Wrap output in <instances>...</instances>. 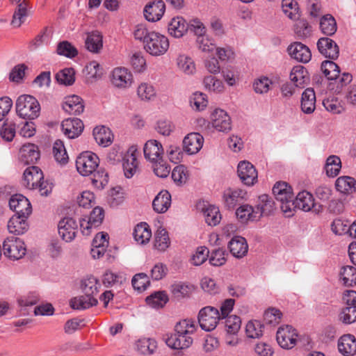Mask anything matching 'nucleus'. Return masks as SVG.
<instances>
[{
  "mask_svg": "<svg viewBox=\"0 0 356 356\" xmlns=\"http://www.w3.org/2000/svg\"><path fill=\"white\" fill-rule=\"evenodd\" d=\"M231 254L236 258H243L248 253V245L245 238L236 236L228 243Z\"/></svg>",
  "mask_w": 356,
  "mask_h": 356,
  "instance_id": "5701e85b",
  "label": "nucleus"
},
{
  "mask_svg": "<svg viewBox=\"0 0 356 356\" xmlns=\"http://www.w3.org/2000/svg\"><path fill=\"white\" fill-rule=\"evenodd\" d=\"M99 157L91 152L81 153L76 160L77 171L83 176L92 174L99 165Z\"/></svg>",
  "mask_w": 356,
  "mask_h": 356,
  "instance_id": "7ed1b4c3",
  "label": "nucleus"
},
{
  "mask_svg": "<svg viewBox=\"0 0 356 356\" xmlns=\"http://www.w3.org/2000/svg\"><path fill=\"white\" fill-rule=\"evenodd\" d=\"M331 81H333V82L330 83V89L339 93L344 86L351 82L352 75L349 73H343L340 75L339 73L335 79H332Z\"/></svg>",
  "mask_w": 356,
  "mask_h": 356,
  "instance_id": "09e8293b",
  "label": "nucleus"
},
{
  "mask_svg": "<svg viewBox=\"0 0 356 356\" xmlns=\"http://www.w3.org/2000/svg\"><path fill=\"white\" fill-rule=\"evenodd\" d=\"M196 331L193 321L184 319L175 325V332L167 334L165 339L168 347L175 350H184L189 348L193 341L191 334Z\"/></svg>",
  "mask_w": 356,
  "mask_h": 356,
  "instance_id": "f257e3e1",
  "label": "nucleus"
},
{
  "mask_svg": "<svg viewBox=\"0 0 356 356\" xmlns=\"http://www.w3.org/2000/svg\"><path fill=\"white\" fill-rule=\"evenodd\" d=\"M22 248V240L20 237H8L3 243V249L5 256L13 260H18L22 257L21 250Z\"/></svg>",
  "mask_w": 356,
  "mask_h": 356,
  "instance_id": "9d476101",
  "label": "nucleus"
},
{
  "mask_svg": "<svg viewBox=\"0 0 356 356\" xmlns=\"http://www.w3.org/2000/svg\"><path fill=\"white\" fill-rule=\"evenodd\" d=\"M188 30L193 32L197 36V42H204V37L206 33V28L204 24L198 19H193L189 24Z\"/></svg>",
  "mask_w": 356,
  "mask_h": 356,
  "instance_id": "052dcab7",
  "label": "nucleus"
},
{
  "mask_svg": "<svg viewBox=\"0 0 356 356\" xmlns=\"http://www.w3.org/2000/svg\"><path fill=\"white\" fill-rule=\"evenodd\" d=\"M282 7L285 15L293 20H297L300 17L299 8L295 0H282Z\"/></svg>",
  "mask_w": 356,
  "mask_h": 356,
  "instance_id": "c03bdc74",
  "label": "nucleus"
},
{
  "mask_svg": "<svg viewBox=\"0 0 356 356\" xmlns=\"http://www.w3.org/2000/svg\"><path fill=\"white\" fill-rule=\"evenodd\" d=\"M100 284L94 276H88L81 281V289L84 294L95 297L99 293Z\"/></svg>",
  "mask_w": 356,
  "mask_h": 356,
  "instance_id": "c9c22d12",
  "label": "nucleus"
},
{
  "mask_svg": "<svg viewBox=\"0 0 356 356\" xmlns=\"http://www.w3.org/2000/svg\"><path fill=\"white\" fill-rule=\"evenodd\" d=\"M225 318V327L227 333L230 335L236 334L241 327V318L236 315L229 316Z\"/></svg>",
  "mask_w": 356,
  "mask_h": 356,
  "instance_id": "13d9d810",
  "label": "nucleus"
},
{
  "mask_svg": "<svg viewBox=\"0 0 356 356\" xmlns=\"http://www.w3.org/2000/svg\"><path fill=\"white\" fill-rule=\"evenodd\" d=\"M290 79L296 87L303 88L309 81L308 72L302 65H297L293 67Z\"/></svg>",
  "mask_w": 356,
  "mask_h": 356,
  "instance_id": "473e14b6",
  "label": "nucleus"
},
{
  "mask_svg": "<svg viewBox=\"0 0 356 356\" xmlns=\"http://www.w3.org/2000/svg\"><path fill=\"white\" fill-rule=\"evenodd\" d=\"M75 72L73 68H65L56 75L57 81L65 86L72 85L75 81Z\"/></svg>",
  "mask_w": 356,
  "mask_h": 356,
  "instance_id": "603ef678",
  "label": "nucleus"
},
{
  "mask_svg": "<svg viewBox=\"0 0 356 356\" xmlns=\"http://www.w3.org/2000/svg\"><path fill=\"white\" fill-rule=\"evenodd\" d=\"M237 172L240 179L245 185L252 186L257 181V171L249 161H243L239 162Z\"/></svg>",
  "mask_w": 356,
  "mask_h": 356,
  "instance_id": "0eeeda50",
  "label": "nucleus"
},
{
  "mask_svg": "<svg viewBox=\"0 0 356 356\" xmlns=\"http://www.w3.org/2000/svg\"><path fill=\"white\" fill-rule=\"evenodd\" d=\"M133 287L139 291H145L149 284L148 277L145 273H141L134 276L131 280Z\"/></svg>",
  "mask_w": 356,
  "mask_h": 356,
  "instance_id": "69168bd1",
  "label": "nucleus"
},
{
  "mask_svg": "<svg viewBox=\"0 0 356 356\" xmlns=\"http://www.w3.org/2000/svg\"><path fill=\"white\" fill-rule=\"evenodd\" d=\"M40 111L38 101L33 96L24 95V119H35L39 116Z\"/></svg>",
  "mask_w": 356,
  "mask_h": 356,
  "instance_id": "4be33fe9",
  "label": "nucleus"
},
{
  "mask_svg": "<svg viewBox=\"0 0 356 356\" xmlns=\"http://www.w3.org/2000/svg\"><path fill=\"white\" fill-rule=\"evenodd\" d=\"M137 148L136 146L130 147L123 156L122 167L127 178L132 177L138 169L137 160Z\"/></svg>",
  "mask_w": 356,
  "mask_h": 356,
  "instance_id": "1a4fd4ad",
  "label": "nucleus"
},
{
  "mask_svg": "<svg viewBox=\"0 0 356 356\" xmlns=\"http://www.w3.org/2000/svg\"><path fill=\"white\" fill-rule=\"evenodd\" d=\"M341 168V162L338 156L331 155L327 159L325 170L328 177H334L337 176Z\"/></svg>",
  "mask_w": 356,
  "mask_h": 356,
  "instance_id": "a19ab883",
  "label": "nucleus"
},
{
  "mask_svg": "<svg viewBox=\"0 0 356 356\" xmlns=\"http://www.w3.org/2000/svg\"><path fill=\"white\" fill-rule=\"evenodd\" d=\"M189 24L182 17H173L168 25L169 33L175 38L182 37L188 30Z\"/></svg>",
  "mask_w": 356,
  "mask_h": 356,
  "instance_id": "393cba45",
  "label": "nucleus"
},
{
  "mask_svg": "<svg viewBox=\"0 0 356 356\" xmlns=\"http://www.w3.org/2000/svg\"><path fill=\"white\" fill-rule=\"evenodd\" d=\"M43 179L42 171L38 166H29L24 171V186L27 188L36 189Z\"/></svg>",
  "mask_w": 356,
  "mask_h": 356,
  "instance_id": "f3484780",
  "label": "nucleus"
},
{
  "mask_svg": "<svg viewBox=\"0 0 356 356\" xmlns=\"http://www.w3.org/2000/svg\"><path fill=\"white\" fill-rule=\"evenodd\" d=\"M204 138L198 133L188 134L183 140V149L188 154L197 153L202 147Z\"/></svg>",
  "mask_w": 356,
  "mask_h": 356,
  "instance_id": "6ab92c4d",
  "label": "nucleus"
},
{
  "mask_svg": "<svg viewBox=\"0 0 356 356\" xmlns=\"http://www.w3.org/2000/svg\"><path fill=\"white\" fill-rule=\"evenodd\" d=\"M39 159L38 147L33 143H24V164L35 163Z\"/></svg>",
  "mask_w": 356,
  "mask_h": 356,
  "instance_id": "58836bf2",
  "label": "nucleus"
},
{
  "mask_svg": "<svg viewBox=\"0 0 356 356\" xmlns=\"http://www.w3.org/2000/svg\"><path fill=\"white\" fill-rule=\"evenodd\" d=\"M171 204V195L166 190L161 191L154 199L152 207L159 213H165Z\"/></svg>",
  "mask_w": 356,
  "mask_h": 356,
  "instance_id": "a878e982",
  "label": "nucleus"
},
{
  "mask_svg": "<svg viewBox=\"0 0 356 356\" xmlns=\"http://www.w3.org/2000/svg\"><path fill=\"white\" fill-rule=\"evenodd\" d=\"M287 51L298 62L306 63L312 58V53L308 46H289Z\"/></svg>",
  "mask_w": 356,
  "mask_h": 356,
  "instance_id": "c756f323",
  "label": "nucleus"
},
{
  "mask_svg": "<svg viewBox=\"0 0 356 356\" xmlns=\"http://www.w3.org/2000/svg\"><path fill=\"white\" fill-rule=\"evenodd\" d=\"M339 351L344 356H353L356 354V339L350 334H344L338 341Z\"/></svg>",
  "mask_w": 356,
  "mask_h": 356,
  "instance_id": "b1692460",
  "label": "nucleus"
},
{
  "mask_svg": "<svg viewBox=\"0 0 356 356\" xmlns=\"http://www.w3.org/2000/svg\"><path fill=\"white\" fill-rule=\"evenodd\" d=\"M297 333L291 325L280 327L276 334L279 345L283 348H291L296 343Z\"/></svg>",
  "mask_w": 356,
  "mask_h": 356,
  "instance_id": "9b49d317",
  "label": "nucleus"
},
{
  "mask_svg": "<svg viewBox=\"0 0 356 356\" xmlns=\"http://www.w3.org/2000/svg\"><path fill=\"white\" fill-rule=\"evenodd\" d=\"M156 348V341L151 339H140L136 342L137 350L143 355L152 354Z\"/></svg>",
  "mask_w": 356,
  "mask_h": 356,
  "instance_id": "5fc2aeb1",
  "label": "nucleus"
},
{
  "mask_svg": "<svg viewBox=\"0 0 356 356\" xmlns=\"http://www.w3.org/2000/svg\"><path fill=\"white\" fill-rule=\"evenodd\" d=\"M341 321L346 324H350L356 321V306L346 307L340 314Z\"/></svg>",
  "mask_w": 356,
  "mask_h": 356,
  "instance_id": "774afa93",
  "label": "nucleus"
},
{
  "mask_svg": "<svg viewBox=\"0 0 356 356\" xmlns=\"http://www.w3.org/2000/svg\"><path fill=\"white\" fill-rule=\"evenodd\" d=\"M206 222L210 226H216L220 223L221 214L219 208L214 205H209L203 210Z\"/></svg>",
  "mask_w": 356,
  "mask_h": 356,
  "instance_id": "ea45409f",
  "label": "nucleus"
},
{
  "mask_svg": "<svg viewBox=\"0 0 356 356\" xmlns=\"http://www.w3.org/2000/svg\"><path fill=\"white\" fill-rule=\"evenodd\" d=\"M152 164L153 171L157 177L165 178L169 175L171 170L170 166L163 158L152 162Z\"/></svg>",
  "mask_w": 356,
  "mask_h": 356,
  "instance_id": "864d4df0",
  "label": "nucleus"
},
{
  "mask_svg": "<svg viewBox=\"0 0 356 356\" xmlns=\"http://www.w3.org/2000/svg\"><path fill=\"white\" fill-rule=\"evenodd\" d=\"M295 208L304 211H309L314 209V211L316 213L322 209L321 205L318 208L316 207L313 195L306 191L299 192L295 199L293 198L292 201L288 202L286 204L281 207L282 211L288 216L292 215V211Z\"/></svg>",
  "mask_w": 356,
  "mask_h": 356,
  "instance_id": "f03ea898",
  "label": "nucleus"
},
{
  "mask_svg": "<svg viewBox=\"0 0 356 356\" xmlns=\"http://www.w3.org/2000/svg\"><path fill=\"white\" fill-rule=\"evenodd\" d=\"M111 81L115 87L126 88L131 85L133 76L131 72L125 67H115L112 71Z\"/></svg>",
  "mask_w": 356,
  "mask_h": 356,
  "instance_id": "f8f14e48",
  "label": "nucleus"
},
{
  "mask_svg": "<svg viewBox=\"0 0 356 356\" xmlns=\"http://www.w3.org/2000/svg\"><path fill=\"white\" fill-rule=\"evenodd\" d=\"M190 105L193 110L203 111L207 106V95L200 92H194L189 99Z\"/></svg>",
  "mask_w": 356,
  "mask_h": 356,
  "instance_id": "de8ad7c7",
  "label": "nucleus"
},
{
  "mask_svg": "<svg viewBox=\"0 0 356 356\" xmlns=\"http://www.w3.org/2000/svg\"><path fill=\"white\" fill-rule=\"evenodd\" d=\"M263 325L258 321H249L245 327L247 337L252 339H257L263 334Z\"/></svg>",
  "mask_w": 356,
  "mask_h": 356,
  "instance_id": "6e6d98bb",
  "label": "nucleus"
},
{
  "mask_svg": "<svg viewBox=\"0 0 356 356\" xmlns=\"http://www.w3.org/2000/svg\"><path fill=\"white\" fill-rule=\"evenodd\" d=\"M108 182V174L104 169H99L93 172L92 184L97 188H103Z\"/></svg>",
  "mask_w": 356,
  "mask_h": 356,
  "instance_id": "e2e57ef3",
  "label": "nucleus"
},
{
  "mask_svg": "<svg viewBox=\"0 0 356 356\" xmlns=\"http://www.w3.org/2000/svg\"><path fill=\"white\" fill-rule=\"evenodd\" d=\"M316 108V95L313 88H307L302 94L301 109L307 114L312 113Z\"/></svg>",
  "mask_w": 356,
  "mask_h": 356,
  "instance_id": "cd10ccee",
  "label": "nucleus"
},
{
  "mask_svg": "<svg viewBox=\"0 0 356 356\" xmlns=\"http://www.w3.org/2000/svg\"><path fill=\"white\" fill-rule=\"evenodd\" d=\"M53 154L58 163L61 164L67 163L68 156L62 140H56L54 142L53 145Z\"/></svg>",
  "mask_w": 356,
  "mask_h": 356,
  "instance_id": "8fccbe9b",
  "label": "nucleus"
},
{
  "mask_svg": "<svg viewBox=\"0 0 356 356\" xmlns=\"http://www.w3.org/2000/svg\"><path fill=\"white\" fill-rule=\"evenodd\" d=\"M247 193L240 188H229L223 192L225 207L229 209H234L237 204H240L246 198Z\"/></svg>",
  "mask_w": 356,
  "mask_h": 356,
  "instance_id": "4468645a",
  "label": "nucleus"
},
{
  "mask_svg": "<svg viewBox=\"0 0 356 356\" xmlns=\"http://www.w3.org/2000/svg\"><path fill=\"white\" fill-rule=\"evenodd\" d=\"M133 235L138 243L145 244L149 242L152 236V232L146 222H141L135 227Z\"/></svg>",
  "mask_w": 356,
  "mask_h": 356,
  "instance_id": "f704fd0d",
  "label": "nucleus"
},
{
  "mask_svg": "<svg viewBox=\"0 0 356 356\" xmlns=\"http://www.w3.org/2000/svg\"><path fill=\"white\" fill-rule=\"evenodd\" d=\"M172 178L179 185L186 183L188 179L186 168L183 165L176 166L172 172Z\"/></svg>",
  "mask_w": 356,
  "mask_h": 356,
  "instance_id": "680f3d73",
  "label": "nucleus"
},
{
  "mask_svg": "<svg viewBox=\"0 0 356 356\" xmlns=\"http://www.w3.org/2000/svg\"><path fill=\"white\" fill-rule=\"evenodd\" d=\"M103 209L97 207L93 209L88 219H82L80 220V227L81 232L85 236H88L91 233L92 228L99 227L104 219Z\"/></svg>",
  "mask_w": 356,
  "mask_h": 356,
  "instance_id": "423d86ee",
  "label": "nucleus"
},
{
  "mask_svg": "<svg viewBox=\"0 0 356 356\" xmlns=\"http://www.w3.org/2000/svg\"><path fill=\"white\" fill-rule=\"evenodd\" d=\"M211 120L212 127L218 131L227 132L231 129V118L222 109H215L211 114Z\"/></svg>",
  "mask_w": 356,
  "mask_h": 356,
  "instance_id": "ddd939ff",
  "label": "nucleus"
},
{
  "mask_svg": "<svg viewBox=\"0 0 356 356\" xmlns=\"http://www.w3.org/2000/svg\"><path fill=\"white\" fill-rule=\"evenodd\" d=\"M168 296L165 291H156L146 298L147 304L152 308L159 309L168 302Z\"/></svg>",
  "mask_w": 356,
  "mask_h": 356,
  "instance_id": "4c0bfd02",
  "label": "nucleus"
},
{
  "mask_svg": "<svg viewBox=\"0 0 356 356\" xmlns=\"http://www.w3.org/2000/svg\"><path fill=\"white\" fill-rule=\"evenodd\" d=\"M135 39L140 42L147 44H168V39L163 35L156 32H149L148 30L142 26H137L134 31Z\"/></svg>",
  "mask_w": 356,
  "mask_h": 356,
  "instance_id": "39448f33",
  "label": "nucleus"
},
{
  "mask_svg": "<svg viewBox=\"0 0 356 356\" xmlns=\"http://www.w3.org/2000/svg\"><path fill=\"white\" fill-rule=\"evenodd\" d=\"M16 134V125L13 122H5L0 130V135L6 141H12Z\"/></svg>",
  "mask_w": 356,
  "mask_h": 356,
  "instance_id": "0e129e2a",
  "label": "nucleus"
},
{
  "mask_svg": "<svg viewBox=\"0 0 356 356\" xmlns=\"http://www.w3.org/2000/svg\"><path fill=\"white\" fill-rule=\"evenodd\" d=\"M170 244V241L166 229H159L155 234L154 247L159 251H165Z\"/></svg>",
  "mask_w": 356,
  "mask_h": 356,
  "instance_id": "37998d69",
  "label": "nucleus"
},
{
  "mask_svg": "<svg viewBox=\"0 0 356 356\" xmlns=\"http://www.w3.org/2000/svg\"><path fill=\"white\" fill-rule=\"evenodd\" d=\"M145 158L151 163L163 158L162 145L156 140H147L143 147Z\"/></svg>",
  "mask_w": 356,
  "mask_h": 356,
  "instance_id": "412c9836",
  "label": "nucleus"
},
{
  "mask_svg": "<svg viewBox=\"0 0 356 356\" xmlns=\"http://www.w3.org/2000/svg\"><path fill=\"white\" fill-rule=\"evenodd\" d=\"M321 69L325 76L329 80L335 79L340 73L339 67L332 60L322 62Z\"/></svg>",
  "mask_w": 356,
  "mask_h": 356,
  "instance_id": "3c124183",
  "label": "nucleus"
},
{
  "mask_svg": "<svg viewBox=\"0 0 356 356\" xmlns=\"http://www.w3.org/2000/svg\"><path fill=\"white\" fill-rule=\"evenodd\" d=\"M221 318L218 309L213 307L207 306L200 309L198 314V322L200 327L210 332L214 330L219 320Z\"/></svg>",
  "mask_w": 356,
  "mask_h": 356,
  "instance_id": "20e7f679",
  "label": "nucleus"
},
{
  "mask_svg": "<svg viewBox=\"0 0 356 356\" xmlns=\"http://www.w3.org/2000/svg\"><path fill=\"white\" fill-rule=\"evenodd\" d=\"M8 229L15 236L22 234V213L19 211L13 215L8 222Z\"/></svg>",
  "mask_w": 356,
  "mask_h": 356,
  "instance_id": "a18cd8bd",
  "label": "nucleus"
},
{
  "mask_svg": "<svg viewBox=\"0 0 356 356\" xmlns=\"http://www.w3.org/2000/svg\"><path fill=\"white\" fill-rule=\"evenodd\" d=\"M165 10V3L162 0H155L145 6L144 16L149 22H157L161 19Z\"/></svg>",
  "mask_w": 356,
  "mask_h": 356,
  "instance_id": "dca6fc26",
  "label": "nucleus"
},
{
  "mask_svg": "<svg viewBox=\"0 0 356 356\" xmlns=\"http://www.w3.org/2000/svg\"><path fill=\"white\" fill-rule=\"evenodd\" d=\"M340 277L345 286H353L356 285V268L352 266H346L341 268Z\"/></svg>",
  "mask_w": 356,
  "mask_h": 356,
  "instance_id": "79ce46f5",
  "label": "nucleus"
},
{
  "mask_svg": "<svg viewBox=\"0 0 356 356\" xmlns=\"http://www.w3.org/2000/svg\"><path fill=\"white\" fill-rule=\"evenodd\" d=\"M178 69L186 75H192L196 71L193 60L186 55H179L177 58Z\"/></svg>",
  "mask_w": 356,
  "mask_h": 356,
  "instance_id": "e433bc0d",
  "label": "nucleus"
},
{
  "mask_svg": "<svg viewBox=\"0 0 356 356\" xmlns=\"http://www.w3.org/2000/svg\"><path fill=\"white\" fill-rule=\"evenodd\" d=\"M77 223L72 218H64L58 225V231L62 239L66 242H71L74 239L77 232Z\"/></svg>",
  "mask_w": 356,
  "mask_h": 356,
  "instance_id": "6e6552de",
  "label": "nucleus"
},
{
  "mask_svg": "<svg viewBox=\"0 0 356 356\" xmlns=\"http://www.w3.org/2000/svg\"><path fill=\"white\" fill-rule=\"evenodd\" d=\"M62 107L70 115H80L84 111L85 105L83 99L76 95L65 97Z\"/></svg>",
  "mask_w": 356,
  "mask_h": 356,
  "instance_id": "a211bd4d",
  "label": "nucleus"
},
{
  "mask_svg": "<svg viewBox=\"0 0 356 356\" xmlns=\"http://www.w3.org/2000/svg\"><path fill=\"white\" fill-rule=\"evenodd\" d=\"M338 191L343 194H351L356 191V180L348 176L339 177L335 182Z\"/></svg>",
  "mask_w": 356,
  "mask_h": 356,
  "instance_id": "72a5a7b5",
  "label": "nucleus"
},
{
  "mask_svg": "<svg viewBox=\"0 0 356 356\" xmlns=\"http://www.w3.org/2000/svg\"><path fill=\"white\" fill-rule=\"evenodd\" d=\"M86 70L88 78L92 79L91 81L99 79L103 74L102 68L95 60L90 62L86 65Z\"/></svg>",
  "mask_w": 356,
  "mask_h": 356,
  "instance_id": "bf43d9fd",
  "label": "nucleus"
},
{
  "mask_svg": "<svg viewBox=\"0 0 356 356\" xmlns=\"http://www.w3.org/2000/svg\"><path fill=\"white\" fill-rule=\"evenodd\" d=\"M273 193L276 200L281 202L280 207L292 201L293 193L292 188L286 182H277L273 188Z\"/></svg>",
  "mask_w": 356,
  "mask_h": 356,
  "instance_id": "aec40b11",
  "label": "nucleus"
},
{
  "mask_svg": "<svg viewBox=\"0 0 356 356\" xmlns=\"http://www.w3.org/2000/svg\"><path fill=\"white\" fill-rule=\"evenodd\" d=\"M320 28L321 31L327 35H332L337 31V23L331 15H326L321 19Z\"/></svg>",
  "mask_w": 356,
  "mask_h": 356,
  "instance_id": "49530a36",
  "label": "nucleus"
},
{
  "mask_svg": "<svg viewBox=\"0 0 356 356\" xmlns=\"http://www.w3.org/2000/svg\"><path fill=\"white\" fill-rule=\"evenodd\" d=\"M237 218L242 222L248 221H254L259 219V213L256 211L255 207H252L249 204H243L240 206L236 211Z\"/></svg>",
  "mask_w": 356,
  "mask_h": 356,
  "instance_id": "7c9ffc66",
  "label": "nucleus"
},
{
  "mask_svg": "<svg viewBox=\"0 0 356 356\" xmlns=\"http://www.w3.org/2000/svg\"><path fill=\"white\" fill-rule=\"evenodd\" d=\"M61 128L65 136L73 139L81 134L84 125L79 118H67L62 122Z\"/></svg>",
  "mask_w": 356,
  "mask_h": 356,
  "instance_id": "2eb2a0df",
  "label": "nucleus"
},
{
  "mask_svg": "<svg viewBox=\"0 0 356 356\" xmlns=\"http://www.w3.org/2000/svg\"><path fill=\"white\" fill-rule=\"evenodd\" d=\"M275 208V202L273 199L266 194L259 197V200L255 207L256 211L259 213V218L263 216L270 215Z\"/></svg>",
  "mask_w": 356,
  "mask_h": 356,
  "instance_id": "2f4dec72",
  "label": "nucleus"
},
{
  "mask_svg": "<svg viewBox=\"0 0 356 356\" xmlns=\"http://www.w3.org/2000/svg\"><path fill=\"white\" fill-rule=\"evenodd\" d=\"M137 93L142 100H150L156 96L154 86L147 83H140L138 87Z\"/></svg>",
  "mask_w": 356,
  "mask_h": 356,
  "instance_id": "4d7b16f0",
  "label": "nucleus"
},
{
  "mask_svg": "<svg viewBox=\"0 0 356 356\" xmlns=\"http://www.w3.org/2000/svg\"><path fill=\"white\" fill-rule=\"evenodd\" d=\"M93 136L97 143L103 147L112 143L113 134L111 129L105 126H97L93 129Z\"/></svg>",
  "mask_w": 356,
  "mask_h": 356,
  "instance_id": "bb28decb",
  "label": "nucleus"
},
{
  "mask_svg": "<svg viewBox=\"0 0 356 356\" xmlns=\"http://www.w3.org/2000/svg\"><path fill=\"white\" fill-rule=\"evenodd\" d=\"M325 108L334 114L341 113L343 111V106L337 98H327L323 101Z\"/></svg>",
  "mask_w": 356,
  "mask_h": 356,
  "instance_id": "338daca9",
  "label": "nucleus"
},
{
  "mask_svg": "<svg viewBox=\"0 0 356 356\" xmlns=\"http://www.w3.org/2000/svg\"><path fill=\"white\" fill-rule=\"evenodd\" d=\"M97 299L86 294L74 297L70 300V305L74 309L83 310L97 305Z\"/></svg>",
  "mask_w": 356,
  "mask_h": 356,
  "instance_id": "c85d7f7f",
  "label": "nucleus"
}]
</instances>
